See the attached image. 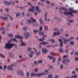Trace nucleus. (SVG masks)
<instances>
[{
    "label": "nucleus",
    "instance_id": "f257e3e1",
    "mask_svg": "<svg viewBox=\"0 0 78 78\" xmlns=\"http://www.w3.org/2000/svg\"><path fill=\"white\" fill-rule=\"evenodd\" d=\"M48 73V70H46L43 73H40L35 74L32 73H31L30 76H41L44 75H47Z\"/></svg>",
    "mask_w": 78,
    "mask_h": 78
},
{
    "label": "nucleus",
    "instance_id": "f03ea898",
    "mask_svg": "<svg viewBox=\"0 0 78 78\" xmlns=\"http://www.w3.org/2000/svg\"><path fill=\"white\" fill-rule=\"evenodd\" d=\"M14 45H15V47H17L16 44H11L10 43H6L5 48L8 49H10V48H11Z\"/></svg>",
    "mask_w": 78,
    "mask_h": 78
},
{
    "label": "nucleus",
    "instance_id": "7ed1b4c3",
    "mask_svg": "<svg viewBox=\"0 0 78 78\" xmlns=\"http://www.w3.org/2000/svg\"><path fill=\"white\" fill-rule=\"evenodd\" d=\"M74 39V37H71L70 39H68V40H67V39L66 38L64 39V38H63V39L64 44H67V41H70V40H72V39Z\"/></svg>",
    "mask_w": 78,
    "mask_h": 78
},
{
    "label": "nucleus",
    "instance_id": "20e7f679",
    "mask_svg": "<svg viewBox=\"0 0 78 78\" xmlns=\"http://www.w3.org/2000/svg\"><path fill=\"white\" fill-rule=\"evenodd\" d=\"M63 14L65 15H71V16H73V15L72 12H63Z\"/></svg>",
    "mask_w": 78,
    "mask_h": 78
},
{
    "label": "nucleus",
    "instance_id": "39448f33",
    "mask_svg": "<svg viewBox=\"0 0 78 78\" xmlns=\"http://www.w3.org/2000/svg\"><path fill=\"white\" fill-rule=\"evenodd\" d=\"M39 34H42L43 36L42 39L44 40H45V38H44V37H47L46 35H44V32H43L42 33L39 32Z\"/></svg>",
    "mask_w": 78,
    "mask_h": 78
},
{
    "label": "nucleus",
    "instance_id": "423d86ee",
    "mask_svg": "<svg viewBox=\"0 0 78 78\" xmlns=\"http://www.w3.org/2000/svg\"><path fill=\"white\" fill-rule=\"evenodd\" d=\"M70 60L69 59H63L62 60V62L63 63H65L66 65H67L66 64V62H70Z\"/></svg>",
    "mask_w": 78,
    "mask_h": 78
},
{
    "label": "nucleus",
    "instance_id": "0eeeda50",
    "mask_svg": "<svg viewBox=\"0 0 78 78\" xmlns=\"http://www.w3.org/2000/svg\"><path fill=\"white\" fill-rule=\"evenodd\" d=\"M48 44V43L44 42H42V43H41L40 44V45H39V47H42L41 45H46V44Z\"/></svg>",
    "mask_w": 78,
    "mask_h": 78
},
{
    "label": "nucleus",
    "instance_id": "6e6552de",
    "mask_svg": "<svg viewBox=\"0 0 78 78\" xmlns=\"http://www.w3.org/2000/svg\"><path fill=\"white\" fill-rule=\"evenodd\" d=\"M69 10H70V12H75L76 13V12H78V11L77 10H73V8H69Z\"/></svg>",
    "mask_w": 78,
    "mask_h": 78
},
{
    "label": "nucleus",
    "instance_id": "1a4fd4ad",
    "mask_svg": "<svg viewBox=\"0 0 78 78\" xmlns=\"http://www.w3.org/2000/svg\"><path fill=\"white\" fill-rule=\"evenodd\" d=\"M34 10H35V7L34 6H33L29 9V11H31L32 12H34Z\"/></svg>",
    "mask_w": 78,
    "mask_h": 78
},
{
    "label": "nucleus",
    "instance_id": "9d476101",
    "mask_svg": "<svg viewBox=\"0 0 78 78\" xmlns=\"http://www.w3.org/2000/svg\"><path fill=\"white\" fill-rule=\"evenodd\" d=\"M24 35L25 36L26 39H27L28 37L29 36V34L27 32H25L24 33Z\"/></svg>",
    "mask_w": 78,
    "mask_h": 78
},
{
    "label": "nucleus",
    "instance_id": "9b49d317",
    "mask_svg": "<svg viewBox=\"0 0 78 78\" xmlns=\"http://www.w3.org/2000/svg\"><path fill=\"white\" fill-rule=\"evenodd\" d=\"M3 3L4 4H6V5H11V3H12V2H9L8 1H4L3 2Z\"/></svg>",
    "mask_w": 78,
    "mask_h": 78
},
{
    "label": "nucleus",
    "instance_id": "f8f14e48",
    "mask_svg": "<svg viewBox=\"0 0 78 78\" xmlns=\"http://www.w3.org/2000/svg\"><path fill=\"white\" fill-rule=\"evenodd\" d=\"M13 66H15V65L14 64H12L11 65V66H9L8 67L7 69L8 70H12V67H13Z\"/></svg>",
    "mask_w": 78,
    "mask_h": 78
},
{
    "label": "nucleus",
    "instance_id": "ddd939ff",
    "mask_svg": "<svg viewBox=\"0 0 78 78\" xmlns=\"http://www.w3.org/2000/svg\"><path fill=\"white\" fill-rule=\"evenodd\" d=\"M42 53H47L48 52L47 50L44 48L42 49Z\"/></svg>",
    "mask_w": 78,
    "mask_h": 78
},
{
    "label": "nucleus",
    "instance_id": "4468645a",
    "mask_svg": "<svg viewBox=\"0 0 78 78\" xmlns=\"http://www.w3.org/2000/svg\"><path fill=\"white\" fill-rule=\"evenodd\" d=\"M15 37L18 39H22L23 38L22 36H19V34H17V36H15Z\"/></svg>",
    "mask_w": 78,
    "mask_h": 78
},
{
    "label": "nucleus",
    "instance_id": "2eb2a0df",
    "mask_svg": "<svg viewBox=\"0 0 78 78\" xmlns=\"http://www.w3.org/2000/svg\"><path fill=\"white\" fill-rule=\"evenodd\" d=\"M62 9H63V10H64V11H67V9L66 8H65L64 7H61L60 8L59 10L60 11H61Z\"/></svg>",
    "mask_w": 78,
    "mask_h": 78
},
{
    "label": "nucleus",
    "instance_id": "dca6fc26",
    "mask_svg": "<svg viewBox=\"0 0 78 78\" xmlns=\"http://www.w3.org/2000/svg\"><path fill=\"white\" fill-rule=\"evenodd\" d=\"M36 10L38 12H41V11L39 9V7L38 6H36Z\"/></svg>",
    "mask_w": 78,
    "mask_h": 78
},
{
    "label": "nucleus",
    "instance_id": "f3484780",
    "mask_svg": "<svg viewBox=\"0 0 78 78\" xmlns=\"http://www.w3.org/2000/svg\"><path fill=\"white\" fill-rule=\"evenodd\" d=\"M19 74H20V75H22V76H23V75H24V73H23L22 72V71H20L19 72H18Z\"/></svg>",
    "mask_w": 78,
    "mask_h": 78
},
{
    "label": "nucleus",
    "instance_id": "a211bd4d",
    "mask_svg": "<svg viewBox=\"0 0 78 78\" xmlns=\"http://www.w3.org/2000/svg\"><path fill=\"white\" fill-rule=\"evenodd\" d=\"M59 41L60 42V46H61V47H62V40L61 39H59Z\"/></svg>",
    "mask_w": 78,
    "mask_h": 78
},
{
    "label": "nucleus",
    "instance_id": "6ab92c4d",
    "mask_svg": "<svg viewBox=\"0 0 78 78\" xmlns=\"http://www.w3.org/2000/svg\"><path fill=\"white\" fill-rule=\"evenodd\" d=\"M34 53V52L33 51H31V54H29V57L30 58H31V57H33V54Z\"/></svg>",
    "mask_w": 78,
    "mask_h": 78
},
{
    "label": "nucleus",
    "instance_id": "aec40b11",
    "mask_svg": "<svg viewBox=\"0 0 78 78\" xmlns=\"http://www.w3.org/2000/svg\"><path fill=\"white\" fill-rule=\"evenodd\" d=\"M1 18L2 19V20H8V18L6 17H3V16H1Z\"/></svg>",
    "mask_w": 78,
    "mask_h": 78
},
{
    "label": "nucleus",
    "instance_id": "412c9836",
    "mask_svg": "<svg viewBox=\"0 0 78 78\" xmlns=\"http://www.w3.org/2000/svg\"><path fill=\"white\" fill-rule=\"evenodd\" d=\"M34 49L35 50L37 55H39L41 54V52H39L38 53L37 52V51H36V49L35 48H34Z\"/></svg>",
    "mask_w": 78,
    "mask_h": 78
},
{
    "label": "nucleus",
    "instance_id": "4be33fe9",
    "mask_svg": "<svg viewBox=\"0 0 78 78\" xmlns=\"http://www.w3.org/2000/svg\"><path fill=\"white\" fill-rule=\"evenodd\" d=\"M21 42L22 43L21 44L22 46H23V45H26V43H24L22 41V40H21Z\"/></svg>",
    "mask_w": 78,
    "mask_h": 78
},
{
    "label": "nucleus",
    "instance_id": "5701e85b",
    "mask_svg": "<svg viewBox=\"0 0 78 78\" xmlns=\"http://www.w3.org/2000/svg\"><path fill=\"white\" fill-rule=\"evenodd\" d=\"M54 34H53V36H56V35H57V36H58V35H59V32H57V33H54Z\"/></svg>",
    "mask_w": 78,
    "mask_h": 78
},
{
    "label": "nucleus",
    "instance_id": "b1692460",
    "mask_svg": "<svg viewBox=\"0 0 78 78\" xmlns=\"http://www.w3.org/2000/svg\"><path fill=\"white\" fill-rule=\"evenodd\" d=\"M30 19H31L32 21H33V22H36V20L33 19V17H31L30 18Z\"/></svg>",
    "mask_w": 78,
    "mask_h": 78
},
{
    "label": "nucleus",
    "instance_id": "393cba45",
    "mask_svg": "<svg viewBox=\"0 0 78 78\" xmlns=\"http://www.w3.org/2000/svg\"><path fill=\"white\" fill-rule=\"evenodd\" d=\"M7 35L9 36V37H12L13 34H8Z\"/></svg>",
    "mask_w": 78,
    "mask_h": 78
},
{
    "label": "nucleus",
    "instance_id": "a878e982",
    "mask_svg": "<svg viewBox=\"0 0 78 78\" xmlns=\"http://www.w3.org/2000/svg\"><path fill=\"white\" fill-rule=\"evenodd\" d=\"M53 78V76L49 74L48 76L46 78Z\"/></svg>",
    "mask_w": 78,
    "mask_h": 78
},
{
    "label": "nucleus",
    "instance_id": "bb28decb",
    "mask_svg": "<svg viewBox=\"0 0 78 78\" xmlns=\"http://www.w3.org/2000/svg\"><path fill=\"white\" fill-rule=\"evenodd\" d=\"M12 41H15V42H17V39L15 38H14L13 39H12Z\"/></svg>",
    "mask_w": 78,
    "mask_h": 78
},
{
    "label": "nucleus",
    "instance_id": "cd10ccee",
    "mask_svg": "<svg viewBox=\"0 0 78 78\" xmlns=\"http://www.w3.org/2000/svg\"><path fill=\"white\" fill-rule=\"evenodd\" d=\"M50 41H51V42H52L53 43H54V42H55V40L53 39H51V40H50Z\"/></svg>",
    "mask_w": 78,
    "mask_h": 78
},
{
    "label": "nucleus",
    "instance_id": "c85d7f7f",
    "mask_svg": "<svg viewBox=\"0 0 78 78\" xmlns=\"http://www.w3.org/2000/svg\"><path fill=\"white\" fill-rule=\"evenodd\" d=\"M72 78H76L77 77V75H75L74 76H71Z\"/></svg>",
    "mask_w": 78,
    "mask_h": 78
},
{
    "label": "nucleus",
    "instance_id": "c756f323",
    "mask_svg": "<svg viewBox=\"0 0 78 78\" xmlns=\"http://www.w3.org/2000/svg\"><path fill=\"white\" fill-rule=\"evenodd\" d=\"M50 54L52 56H55V54L54 52H51L50 53Z\"/></svg>",
    "mask_w": 78,
    "mask_h": 78
},
{
    "label": "nucleus",
    "instance_id": "7c9ffc66",
    "mask_svg": "<svg viewBox=\"0 0 78 78\" xmlns=\"http://www.w3.org/2000/svg\"><path fill=\"white\" fill-rule=\"evenodd\" d=\"M59 51H60V52L61 53H62H62H64V51L63 50H62V48H60V49Z\"/></svg>",
    "mask_w": 78,
    "mask_h": 78
},
{
    "label": "nucleus",
    "instance_id": "2f4dec72",
    "mask_svg": "<svg viewBox=\"0 0 78 78\" xmlns=\"http://www.w3.org/2000/svg\"><path fill=\"white\" fill-rule=\"evenodd\" d=\"M0 56L2 57V58H5V57L4 55H3L2 54H1L0 53Z\"/></svg>",
    "mask_w": 78,
    "mask_h": 78
},
{
    "label": "nucleus",
    "instance_id": "473e14b6",
    "mask_svg": "<svg viewBox=\"0 0 78 78\" xmlns=\"http://www.w3.org/2000/svg\"><path fill=\"white\" fill-rule=\"evenodd\" d=\"M44 29L45 30H48V29L47 27H44Z\"/></svg>",
    "mask_w": 78,
    "mask_h": 78
},
{
    "label": "nucleus",
    "instance_id": "72a5a7b5",
    "mask_svg": "<svg viewBox=\"0 0 78 78\" xmlns=\"http://www.w3.org/2000/svg\"><path fill=\"white\" fill-rule=\"evenodd\" d=\"M27 21H28L29 24H30V23H33V22L31 21L30 20H27Z\"/></svg>",
    "mask_w": 78,
    "mask_h": 78
},
{
    "label": "nucleus",
    "instance_id": "f704fd0d",
    "mask_svg": "<svg viewBox=\"0 0 78 78\" xmlns=\"http://www.w3.org/2000/svg\"><path fill=\"white\" fill-rule=\"evenodd\" d=\"M70 44L71 45H74V42L73 41H71Z\"/></svg>",
    "mask_w": 78,
    "mask_h": 78
},
{
    "label": "nucleus",
    "instance_id": "c9c22d12",
    "mask_svg": "<svg viewBox=\"0 0 78 78\" xmlns=\"http://www.w3.org/2000/svg\"><path fill=\"white\" fill-rule=\"evenodd\" d=\"M5 28L3 27H1L0 28V30H5Z\"/></svg>",
    "mask_w": 78,
    "mask_h": 78
},
{
    "label": "nucleus",
    "instance_id": "e433bc0d",
    "mask_svg": "<svg viewBox=\"0 0 78 78\" xmlns=\"http://www.w3.org/2000/svg\"><path fill=\"white\" fill-rule=\"evenodd\" d=\"M38 71V69L36 68L34 70V71L35 72H37Z\"/></svg>",
    "mask_w": 78,
    "mask_h": 78
},
{
    "label": "nucleus",
    "instance_id": "4c0bfd02",
    "mask_svg": "<svg viewBox=\"0 0 78 78\" xmlns=\"http://www.w3.org/2000/svg\"><path fill=\"white\" fill-rule=\"evenodd\" d=\"M20 15V13H18L16 14V17H18V16H19Z\"/></svg>",
    "mask_w": 78,
    "mask_h": 78
},
{
    "label": "nucleus",
    "instance_id": "58836bf2",
    "mask_svg": "<svg viewBox=\"0 0 78 78\" xmlns=\"http://www.w3.org/2000/svg\"><path fill=\"white\" fill-rule=\"evenodd\" d=\"M43 61L42 60H38V62L39 63H42V62Z\"/></svg>",
    "mask_w": 78,
    "mask_h": 78
},
{
    "label": "nucleus",
    "instance_id": "ea45409f",
    "mask_svg": "<svg viewBox=\"0 0 78 78\" xmlns=\"http://www.w3.org/2000/svg\"><path fill=\"white\" fill-rule=\"evenodd\" d=\"M39 30L40 31H41L42 30V26H41L40 29H39Z\"/></svg>",
    "mask_w": 78,
    "mask_h": 78
},
{
    "label": "nucleus",
    "instance_id": "a19ab883",
    "mask_svg": "<svg viewBox=\"0 0 78 78\" xmlns=\"http://www.w3.org/2000/svg\"><path fill=\"white\" fill-rule=\"evenodd\" d=\"M31 48H28L27 50L28 51H30L31 50Z\"/></svg>",
    "mask_w": 78,
    "mask_h": 78
},
{
    "label": "nucleus",
    "instance_id": "79ce46f5",
    "mask_svg": "<svg viewBox=\"0 0 78 78\" xmlns=\"http://www.w3.org/2000/svg\"><path fill=\"white\" fill-rule=\"evenodd\" d=\"M39 31L38 30H34V32L35 33H37V32H39Z\"/></svg>",
    "mask_w": 78,
    "mask_h": 78
},
{
    "label": "nucleus",
    "instance_id": "37998d69",
    "mask_svg": "<svg viewBox=\"0 0 78 78\" xmlns=\"http://www.w3.org/2000/svg\"><path fill=\"white\" fill-rule=\"evenodd\" d=\"M40 22L41 23H43V21L42 20V18H41L40 20Z\"/></svg>",
    "mask_w": 78,
    "mask_h": 78
},
{
    "label": "nucleus",
    "instance_id": "c03bdc74",
    "mask_svg": "<svg viewBox=\"0 0 78 78\" xmlns=\"http://www.w3.org/2000/svg\"><path fill=\"white\" fill-rule=\"evenodd\" d=\"M74 55H76V56H78V52H75Z\"/></svg>",
    "mask_w": 78,
    "mask_h": 78
},
{
    "label": "nucleus",
    "instance_id": "a18cd8bd",
    "mask_svg": "<svg viewBox=\"0 0 78 78\" xmlns=\"http://www.w3.org/2000/svg\"><path fill=\"white\" fill-rule=\"evenodd\" d=\"M63 67L64 66H63V65H60V67L61 69H62V68H63Z\"/></svg>",
    "mask_w": 78,
    "mask_h": 78
},
{
    "label": "nucleus",
    "instance_id": "49530a36",
    "mask_svg": "<svg viewBox=\"0 0 78 78\" xmlns=\"http://www.w3.org/2000/svg\"><path fill=\"white\" fill-rule=\"evenodd\" d=\"M48 58H50V59H53V57H51V56H48Z\"/></svg>",
    "mask_w": 78,
    "mask_h": 78
},
{
    "label": "nucleus",
    "instance_id": "de8ad7c7",
    "mask_svg": "<svg viewBox=\"0 0 78 78\" xmlns=\"http://www.w3.org/2000/svg\"><path fill=\"white\" fill-rule=\"evenodd\" d=\"M48 14V13H47V12L45 13V17L46 18H47V15Z\"/></svg>",
    "mask_w": 78,
    "mask_h": 78
},
{
    "label": "nucleus",
    "instance_id": "09e8293b",
    "mask_svg": "<svg viewBox=\"0 0 78 78\" xmlns=\"http://www.w3.org/2000/svg\"><path fill=\"white\" fill-rule=\"evenodd\" d=\"M67 55H64L63 56V58H67Z\"/></svg>",
    "mask_w": 78,
    "mask_h": 78
},
{
    "label": "nucleus",
    "instance_id": "8fccbe9b",
    "mask_svg": "<svg viewBox=\"0 0 78 78\" xmlns=\"http://www.w3.org/2000/svg\"><path fill=\"white\" fill-rule=\"evenodd\" d=\"M4 71H5V69L6 68V66H4Z\"/></svg>",
    "mask_w": 78,
    "mask_h": 78
},
{
    "label": "nucleus",
    "instance_id": "3c124183",
    "mask_svg": "<svg viewBox=\"0 0 78 78\" xmlns=\"http://www.w3.org/2000/svg\"><path fill=\"white\" fill-rule=\"evenodd\" d=\"M26 75L27 76H29V75H30V73H26Z\"/></svg>",
    "mask_w": 78,
    "mask_h": 78
},
{
    "label": "nucleus",
    "instance_id": "603ef678",
    "mask_svg": "<svg viewBox=\"0 0 78 78\" xmlns=\"http://www.w3.org/2000/svg\"><path fill=\"white\" fill-rule=\"evenodd\" d=\"M34 62L35 64H37V62L35 61H34Z\"/></svg>",
    "mask_w": 78,
    "mask_h": 78
},
{
    "label": "nucleus",
    "instance_id": "864d4df0",
    "mask_svg": "<svg viewBox=\"0 0 78 78\" xmlns=\"http://www.w3.org/2000/svg\"><path fill=\"white\" fill-rule=\"evenodd\" d=\"M75 60H76V61H78V57L75 58Z\"/></svg>",
    "mask_w": 78,
    "mask_h": 78
},
{
    "label": "nucleus",
    "instance_id": "5fc2aeb1",
    "mask_svg": "<svg viewBox=\"0 0 78 78\" xmlns=\"http://www.w3.org/2000/svg\"><path fill=\"white\" fill-rule=\"evenodd\" d=\"M23 30H27V28L25 27H23Z\"/></svg>",
    "mask_w": 78,
    "mask_h": 78
},
{
    "label": "nucleus",
    "instance_id": "6e6d98bb",
    "mask_svg": "<svg viewBox=\"0 0 78 78\" xmlns=\"http://www.w3.org/2000/svg\"><path fill=\"white\" fill-rule=\"evenodd\" d=\"M9 55L10 56H12V54L11 53H9Z\"/></svg>",
    "mask_w": 78,
    "mask_h": 78
},
{
    "label": "nucleus",
    "instance_id": "4d7b16f0",
    "mask_svg": "<svg viewBox=\"0 0 78 78\" xmlns=\"http://www.w3.org/2000/svg\"><path fill=\"white\" fill-rule=\"evenodd\" d=\"M75 72H76L75 71H72V73H75Z\"/></svg>",
    "mask_w": 78,
    "mask_h": 78
},
{
    "label": "nucleus",
    "instance_id": "13d9d810",
    "mask_svg": "<svg viewBox=\"0 0 78 78\" xmlns=\"http://www.w3.org/2000/svg\"><path fill=\"white\" fill-rule=\"evenodd\" d=\"M5 10L6 11H8V10H9V9H5Z\"/></svg>",
    "mask_w": 78,
    "mask_h": 78
},
{
    "label": "nucleus",
    "instance_id": "bf43d9fd",
    "mask_svg": "<svg viewBox=\"0 0 78 78\" xmlns=\"http://www.w3.org/2000/svg\"><path fill=\"white\" fill-rule=\"evenodd\" d=\"M51 45H48L47 47H48V48H49V47H51Z\"/></svg>",
    "mask_w": 78,
    "mask_h": 78
},
{
    "label": "nucleus",
    "instance_id": "052dcab7",
    "mask_svg": "<svg viewBox=\"0 0 78 78\" xmlns=\"http://www.w3.org/2000/svg\"><path fill=\"white\" fill-rule=\"evenodd\" d=\"M69 21V22H71V23H72V22H73V20H70V21Z\"/></svg>",
    "mask_w": 78,
    "mask_h": 78
},
{
    "label": "nucleus",
    "instance_id": "680f3d73",
    "mask_svg": "<svg viewBox=\"0 0 78 78\" xmlns=\"http://www.w3.org/2000/svg\"><path fill=\"white\" fill-rule=\"evenodd\" d=\"M24 13H25V12H22V16H23L24 15Z\"/></svg>",
    "mask_w": 78,
    "mask_h": 78
},
{
    "label": "nucleus",
    "instance_id": "e2e57ef3",
    "mask_svg": "<svg viewBox=\"0 0 78 78\" xmlns=\"http://www.w3.org/2000/svg\"><path fill=\"white\" fill-rule=\"evenodd\" d=\"M46 2L47 3H48V4H50V2L48 1H46Z\"/></svg>",
    "mask_w": 78,
    "mask_h": 78
},
{
    "label": "nucleus",
    "instance_id": "0e129e2a",
    "mask_svg": "<svg viewBox=\"0 0 78 78\" xmlns=\"http://www.w3.org/2000/svg\"><path fill=\"white\" fill-rule=\"evenodd\" d=\"M65 36H66V37H67V36H69V35L68 34H65Z\"/></svg>",
    "mask_w": 78,
    "mask_h": 78
},
{
    "label": "nucleus",
    "instance_id": "69168bd1",
    "mask_svg": "<svg viewBox=\"0 0 78 78\" xmlns=\"http://www.w3.org/2000/svg\"><path fill=\"white\" fill-rule=\"evenodd\" d=\"M55 62V58H54V61H52L53 62Z\"/></svg>",
    "mask_w": 78,
    "mask_h": 78
},
{
    "label": "nucleus",
    "instance_id": "338daca9",
    "mask_svg": "<svg viewBox=\"0 0 78 78\" xmlns=\"http://www.w3.org/2000/svg\"><path fill=\"white\" fill-rule=\"evenodd\" d=\"M19 1H16V3H19Z\"/></svg>",
    "mask_w": 78,
    "mask_h": 78
},
{
    "label": "nucleus",
    "instance_id": "774afa93",
    "mask_svg": "<svg viewBox=\"0 0 78 78\" xmlns=\"http://www.w3.org/2000/svg\"><path fill=\"white\" fill-rule=\"evenodd\" d=\"M76 71H78V68H76Z\"/></svg>",
    "mask_w": 78,
    "mask_h": 78
}]
</instances>
